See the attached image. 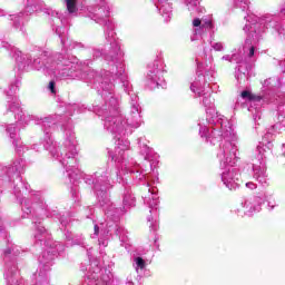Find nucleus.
Returning a JSON list of instances; mask_svg holds the SVG:
<instances>
[{
    "label": "nucleus",
    "instance_id": "1",
    "mask_svg": "<svg viewBox=\"0 0 285 285\" xmlns=\"http://www.w3.org/2000/svg\"><path fill=\"white\" fill-rule=\"evenodd\" d=\"M242 99H248L249 101H261L262 96H257L248 90H244L240 94Z\"/></svg>",
    "mask_w": 285,
    "mask_h": 285
},
{
    "label": "nucleus",
    "instance_id": "2",
    "mask_svg": "<svg viewBox=\"0 0 285 285\" xmlns=\"http://www.w3.org/2000/svg\"><path fill=\"white\" fill-rule=\"evenodd\" d=\"M67 3V10L70 14L77 12V0H65Z\"/></svg>",
    "mask_w": 285,
    "mask_h": 285
},
{
    "label": "nucleus",
    "instance_id": "3",
    "mask_svg": "<svg viewBox=\"0 0 285 285\" xmlns=\"http://www.w3.org/2000/svg\"><path fill=\"white\" fill-rule=\"evenodd\" d=\"M136 264L138 268H141V269L146 268V261H144V258L141 257L136 258Z\"/></svg>",
    "mask_w": 285,
    "mask_h": 285
},
{
    "label": "nucleus",
    "instance_id": "4",
    "mask_svg": "<svg viewBox=\"0 0 285 285\" xmlns=\"http://www.w3.org/2000/svg\"><path fill=\"white\" fill-rule=\"evenodd\" d=\"M55 86H56L55 81L51 80L49 82V90L52 92V95H57V90H55Z\"/></svg>",
    "mask_w": 285,
    "mask_h": 285
},
{
    "label": "nucleus",
    "instance_id": "5",
    "mask_svg": "<svg viewBox=\"0 0 285 285\" xmlns=\"http://www.w3.org/2000/svg\"><path fill=\"white\" fill-rule=\"evenodd\" d=\"M194 28H199L202 26V20L199 18H196L193 20Z\"/></svg>",
    "mask_w": 285,
    "mask_h": 285
},
{
    "label": "nucleus",
    "instance_id": "6",
    "mask_svg": "<svg viewBox=\"0 0 285 285\" xmlns=\"http://www.w3.org/2000/svg\"><path fill=\"white\" fill-rule=\"evenodd\" d=\"M202 28H213V22L206 21L205 23L202 24Z\"/></svg>",
    "mask_w": 285,
    "mask_h": 285
},
{
    "label": "nucleus",
    "instance_id": "7",
    "mask_svg": "<svg viewBox=\"0 0 285 285\" xmlns=\"http://www.w3.org/2000/svg\"><path fill=\"white\" fill-rule=\"evenodd\" d=\"M248 57H255V47H250Z\"/></svg>",
    "mask_w": 285,
    "mask_h": 285
},
{
    "label": "nucleus",
    "instance_id": "8",
    "mask_svg": "<svg viewBox=\"0 0 285 285\" xmlns=\"http://www.w3.org/2000/svg\"><path fill=\"white\" fill-rule=\"evenodd\" d=\"M95 234L99 235V226L98 225H95Z\"/></svg>",
    "mask_w": 285,
    "mask_h": 285
}]
</instances>
